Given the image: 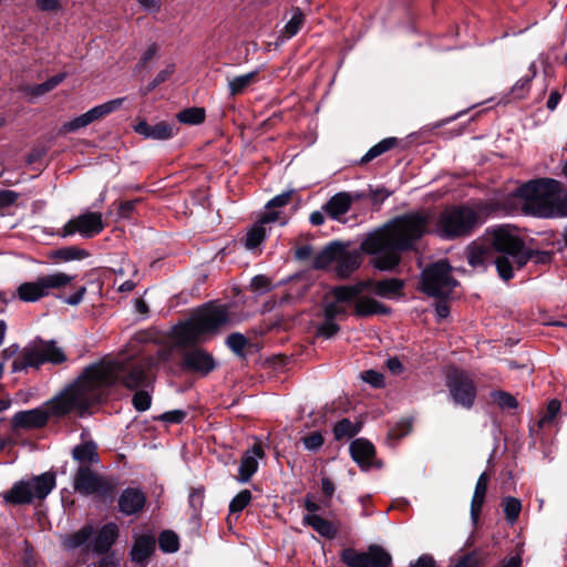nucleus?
Listing matches in <instances>:
<instances>
[{"instance_id": "11", "label": "nucleus", "mask_w": 567, "mask_h": 567, "mask_svg": "<svg viewBox=\"0 0 567 567\" xmlns=\"http://www.w3.org/2000/svg\"><path fill=\"white\" fill-rule=\"evenodd\" d=\"M451 271V266L446 261L434 262L426 267L421 275L422 291L431 297L447 298L458 285Z\"/></svg>"}, {"instance_id": "28", "label": "nucleus", "mask_w": 567, "mask_h": 567, "mask_svg": "<svg viewBox=\"0 0 567 567\" xmlns=\"http://www.w3.org/2000/svg\"><path fill=\"white\" fill-rule=\"evenodd\" d=\"M155 550V538L151 534H143L135 538L131 550L132 560L135 563L145 561Z\"/></svg>"}, {"instance_id": "49", "label": "nucleus", "mask_w": 567, "mask_h": 567, "mask_svg": "<svg viewBox=\"0 0 567 567\" xmlns=\"http://www.w3.org/2000/svg\"><path fill=\"white\" fill-rule=\"evenodd\" d=\"M175 68L173 64L167 65L165 69L158 72V74L155 76V79L146 86L143 91V95L148 94L151 91H153L156 86L167 81L172 74L174 73Z\"/></svg>"}, {"instance_id": "61", "label": "nucleus", "mask_w": 567, "mask_h": 567, "mask_svg": "<svg viewBox=\"0 0 567 567\" xmlns=\"http://www.w3.org/2000/svg\"><path fill=\"white\" fill-rule=\"evenodd\" d=\"M186 416V412L183 410H174L166 412L162 415V420L168 423H181Z\"/></svg>"}, {"instance_id": "64", "label": "nucleus", "mask_w": 567, "mask_h": 567, "mask_svg": "<svg viewBox=\"0 0 567 567\" xmlns=\"http://www.w3.org/2000/svg\"><path fill=\"white\" fill-rule=\"evenodd\" d=\"M313 256V250L311 246L305 245L299 247L296 250V258L299 260H306Z\"/></svg>"}, {"instance_id": "21", "label": "nucleus", "mask_w": 567, "mask_h": 567, "mask_svg": "<svg viewBox=\"0 0 567 567\" xmlns=\"http://www.w3.org/2000/svg\"><path fill=\"white\" fill-rule=\"evenodd\" d=\"M334 271L340 278H348L360 267V254L355 250H348L344 245L340 244L336 258Z\"/></svg>"}, {"instance_id": "31", "label": "nucleus", "mask_w": 567, "mask_h": 567, "mask_svg": "<svg viewBox=\"0 0 567 567\" xmlns=\"http://www.w3.org/2000/svg\"><path fill=\"white\" fill-rule=\"evenodd\" d=\"M340 243H331L327 245L322 250L317 252L312 258V267L316 269H323L331 262H336V258L339 251Z\"/></svg>"}, {"instance_id": "56", "label": "nucleus", "mask_w": 567, "mask_h": 567, "mask_svg": "<svg viewBox=\"0 0 567 567\" xmlns=\"http://www.w3.org/2000/svg\"><path fill=\"white\" fill-rule=\"evenodd\" d=\"M481 557L476 551L463 555L453 567H478Z\"/></svg>"}, {"instance_id": "57", "label": "nucleus", "mask_w": 567, "mask_h": 567, "mask_svg": "<svg viewBox=\"0 0 567 567\" xmlns=\"http://www.w3.org/2000/svg\"><path fill=\"white\" fill-rule=\"evenodd\" d=\"M291 194L292 192H285V193H281L277 196H275L272 199H270L266 207L268 209L270 208H274V207H282V206H286L290 199H291Z\"/></svg>"}, {"instance_id": "36", "label": "nucleus", "mask_w": 567, "mask_h": 567, "mask_svg": "<svg viewBox=\"0 0 567 567\" xmlns=\"http://www.w3.org/2000/svg\"><path fill=\"white\" fill-rule=\"evenodd\" d=\"M398 144L396 137H386L372 146L360 159L361 164H367L383 153L392 150Z\"/></svg>"}, {"instance_id": "29", "label": "nucleus", "mask_w": 567, "mask_h": 567, "mask_svg": "<svg viewBox=\"0 0 567 567\" xmlns=\"http://www.w3.org/2000/svg\"><path fill=\"white\" fill-rule=\"evenodd\" d=\"M305 525L312 527L320 536L332 539L338 533L333 523L317 514H306L302 518Z\"/></svg>"}, {"instance_id": "14", "label": "nucleus", "mask_w": 567, "mask_h": 567, "mask_svg": "<svg viewBox=\"0 0 567 567\" xmlns=\"http://www.w3.org/2000/svg\"><path fill=\"white\" fill-rule=\"evenodd\" d=\"M74 489L83 495L97 494L101 497L112 496L115 483L96 473L87 466H80L74 476Z\"/></svg>"}, {"instance_id": "26", "label": "nucleus", "mask_w": 567, "mask_h": 567, "mask_svg": "<svg viewBox=\"0 0 567 567\" xmlns=\"http://www.w3.org/2000/svg\"><path fill=\"white\" fill-rule=\"evenodd\" d=\"M350 453L362 468H369L375 454L374 446L365 439H357L350 444Z\"/></svg>"}, {"instance_id": "54", "label": "nucleus", "mask_w": 567, "mask_h": 567, "mask_svg": "<svg viewBox=\"0 0 567 567\" xmlns=\"http://www.w3.org/2000/svg\"><path fill=\"white\" fill-rule=\"evenodd\" d=\"M250 288H251V290H254L256 292L265 293L270 290L271 282L268 277L258 275L251 279Z\"/></svg>"}, {"instance_id": "19", "label": "nucleus", "mask_w": 567, "mask_h": 567, "mask_svg": "<svg viewBox=\"0 0 567 567\" xmlns=\"http://www.w3.org/2000/svg\"><path fill=\"white\" fill-rule=\"evenodd\" d=\"M134 131L145 138L164 141L175 135L176 127L174 124L167 122H158L152 125L143 120L134 126Z\"/></svg>"}, {"instance_id": "46", "label": "nucleus", "mask_w": 567, "mask_h": 567, "mask_svg": "<svg viewBox=\"0 0 567 567\" xmlns=\"http://www.w3.org/2000/svg\"><path fill=\"white\" fill-rule=\"evenodd\" d=\"M491 398L501 409H515L517 406L516 399L508 392L494 391Z\"/></svg>"}, {"instance_id": "5", "label": "nucleus", "mask_w": 567, "mask_h": 567, "mask_svg": "<svg viewBox=\"0 0 567 567\" xmlns=\"http://www.w3.org/2000/svg\"><path fill=\"white\" fill-rule=\"evenodd\" d=\"M76 381L59 395L48 401L44 406L21 411L13 415L12 424L16 429H40L50 417H61L73 410L83 412L87 409Z\"/></svg>"}, {"instance_id": "9", "label": "nucleus", "mask_w": 567, "mask_h": 567, "mask_svg": "<svg viewBox=\"0 0 567 567\" xmlns=\"http://www.w3.org/2000/svg\"><path fill=\"white\" fill-rule=\"evenodd\" d=\"M367 285V282H357L349 286H339L332 290L334 299L332 301H324L323 321L318 326V334L328 339L339 332L340 327L336 320H343L348 317L346 303L363 293Z\"/></svg>"}, {"instance_id": "13", "label": "nucleus", "mask_w": 567, "mask_h": 567, "mask_svg": "<svg viewBox=\"0 0 567 567\" xmlns=\"http://www.w3.org/2000/svg\"><path fill=\"white\" fill-rule=\"evenodd\" d=\"M446 386L456 405L470 410L475 402L476 386L471 375L462 370L453 369L447 373Z\"/></svg>"}, {"instance_id": "39", "label": "nucleus", "mask_w": 567, "mask_h": 567, "mask_svg": "<svg viewBox=\"0 0 567 567\" xmlns=\"http://www.w3.org/2000/svg\"><path fill=\"white\" fill-rule=\"evenodd\" d=\"M530 74L524 78H520L512 87V94L515 99H524L530 87L532 80L536 75V65L532 63L529 65Z\"/></svg>"}, {"instance_id": "25", "label": "nucleus", "mask_w": 567, "mask_h": 567, "mask_svg": "<svg viewBox=\"0 0 567 567\" xmlns=\"http://www.w3.org/2000/svg\"><path fill=\"white\" fill-rule=\"evenodd\" d=\"M352 300L354 302V313L358 317H370L373 315L390 313L389 307L371 297L362 296V293H360L358 297H354Z\"/></svg>"}, {"instance_id": "32", "label": "nucleus", "mask_w": 567, "mask_h": 567, "mask_svg": "<svg viewBox=\"0 0 567 567\" xmlns=\"http://www.w3.org/2000/svg\"><path fill=\"white\" fill-rule=\"evenodd\" d=\"M125 101V97H117L111 101H107L103 104L96 105L89 110L86 113L90 116L91 123L103 118L104 116L117 111L123 102Z\"/></svg>"}, {"instance_id": "44", "label": "nucleus", "mask_w": 567, "mask_h": 567, "mask_svg": "<svg viewBox=\"0 0 567 567\" xmlns=\"http://www.w3.org/2000/svg\"><path fill=\"white\" fill-rule=\"evenodd\" d=\"M227 347L237 355H244V349L248 344V339L239 333H230L226 339Z\"/></svg>"}, {"instance_id": "63", "label": "nucleus", "mask_w": 567, "mask_h": 567, "mask_svg": "<svg viewBox=\"0 0 567 567\" xmlns=\"http://www.w3.org/2000/svg\"><path fill=\"white\" fill-rule=\"evenodd\" d=\"M434 559L430 555H422L419 559L410 565V567H434Z\"/></svg>"}, {"instance_id": "2", "label": "nucleus", "mask_w": 567, "mask_h": 567, "mask_svg": "<svg viewBox=\"0 0 567 567\" xmlns=\"http://www.w3.org/2000/svg\"><path fill=\"white\" fill-rule=\"evenodd\" d=\"M151 367V359L134 362L102 360L87 367L76 383L83 398L87 399L85 403L89 408L101 399L104 388L116 382L131 390L148 386L152 383Z\"/></svg>"}, {"instance_id": "60", "label": "nucleus", "mask_w": 567, "mask_h": 567, "mask_svg": "<svg viewBox=\"0 0 567 567\" xmlns=\"http://www.w3.org/2000/svg\"><path fill=\"white\" fill-rule=\"evenodd\" d=\"M362 379L372 384L374 388L382 386L383 384V375L379 372H375L373 370L365 371L362 374Z\"/></svg>"}, {"instance_id": "40", "label": "nucleus", "mask_w": 567, "mask_h": 567, "mask_svg": "<svg viewBox=\"0 0 567 567\" xmlns=\"http://www.w3.org/2000/svg\"><path fill=\"white\" fill-rule=\"evenodd\" d=\"M466 258L472 267L483 266L488 258V248L483 245L473 244L467 248Z\"/></svg>"}, {"instance_id": "22", "label": "nucleus", "mask_w": 567, "mask_h": 567, "mask_svg": "<svg viewBox=\"0 0 567 567\" xmlns=\"http://www.w3.org/2000/svg\"><path fill=\"white\" fill-rule=\"evenodd\" d=\"M118 535L116 524L109 523L104 525L96 536L87 544V551L101 555L112 547Z\"/></svg>"}, {"instance_id": "38", "label": "nucleus", "mask_w": 567, "mask_h": 567, "mask_svg": "<svg viewBox=\"0 0 567 567\" xmlns=\"http://www.w3.org/2000/svg\"><path fill=\"white\" fill-rule=\"evenodd\" d=\"M53 256L62 261H72L85 259L90 257V252L78 246H69L55 250Z\"/></svg>"}, {"instance_id": "8", "label": "nucleus", "mask_w": 567, "mask_h": 567, "mask_svg": "<svg viewBox=\"0 0 567 567\" xmlns=\"http://www.w3.org/2000/svg\"><path fill=\"white\" fill-rule=\"evenodd\" d=\"M55 473L49 471L18 481L9 491L2 493V498L10 505L40 504L55 488Z\"/></svg>"}, {"instance_id": "53", "label": "nucleus", "mask_w": 567, "mask_h": 567, "mask_svg": "<svg viewBox=\"0 0 567 567\" xmlns=\"http://www.w3.org/2000/svg\"><path fill=\"white\" fill-rule=\"evenodd\" d=\"M64 76H65L64 74H56V75L52 76L48 81L39 84L34 89V93L37 95H41V94H44V93L53 90L56 85H59L63 81Z\"/></svg>"}, {"instance_id": "62", "label": "nucleus", "mask_w": 567, "mask_h": 567, "mask_svg": "<svg viewBox=\"0 0 567 567\" xmlns=\"http://www.w3.org/2000/svg\"><path fill=\"white\" fill-rule=\"evenodd\" d=\"M86 292V288L85 287H81L79 288L74 293H72L71 296H69L66 299H65V302L68 305H71V306H75V305H79L84 295Z\"/></svg>"}, {"instance_id": "20", "label": "nucleus", "mask_w": 567, "mask_h": 567, "mask_svg": "<svg viewBox=\"0 0 567 567\" xmlns=\"http://www.w3.org/2000/svg\"><path fill=\"white\" fill-rule=\"evenodd\" d=\"M367 282L364 291H371L381 298H395L402 295L404 281L398 278H388L379 281L374 280H362Z\"/></svg>"}, {"instance_id": "43", "label": "nucleus", "mask_w": 567, "mask_h": 567, "mask_svg": "<svg viewBox=\"0 0 567 567\" xmlns=\"http://www.w3.org/2000/svg\"><path fill=\"white\" fill-rule=\"evenodd\" d=\"M504 513L509 524H514L522 511L520 501L515 497H506L503 502Z\"/></svg>"}, {"instance_id": "48", "label": "nucleus", "mask_w": 567, "mask_h": 567, "mask_svg": "<svg viewBox=\"0 0 567 567\" xmlns=\"http://www.w3.org/2000/svg\"><path fill=\"white\" fill-rule=\"evenodd\" d=\"M90 124H91L90 116L85 112L84 114L76 116L71 121L63 123V125L61 126V132L64 134L70 133V132H75L80 128H83V127L90 125Z\"/></svg>"}, {"instance_id": "52", "label": "nucleus", "mask_w": 567, "mask_h": 567, "mask_svg": "<svg viewBox=\"0 0 567 567\" xmlns=\"http://www.w3.org/2000/svg\"><path fill=\"white\" fill-rule=\"evenodd\" d=\"M560 410V402L558 400L549 401L545 414L539 420V426H544L546 423L551 422Z\"/></svg>"}, {"instance_id": "6", "label": "nucleus", "mask_w": 567, "mask_h": 567, "mask_svg": "<svg viewBox=\"0 0 567 567\" xmlns=\"http://www.w3.org/2000/svg\"><path fill=\"white\" fill-rule=\"evenodd\" d=\"M489 245L501 255L495 257L499 277L504 280L513 278L514 267L522 268L532 259V250L524 249L523 240L507 225L487 230Z\"/></svg>"}, {"instance_id": "3", "label": "nucleus", "mask_w": 567, "mask_h": 567, "mask_svg": "<svg viewBox=\"0 0 567 567\" xmlns=\"http://www.w3.org/2000/svg\"><path fill=\"white\" fill-rule=\"evenodd\" d=\"M499 209L513 212L514 206H501L498 202H481L473 206L463 205L449 207L439 215L435 224V233L445 239L470 236L491 214Z\"/></svg>"}, {"instance_id": "27", "label": "nucleus", "mask_w": 567, "mask_h": 567, "mask_svg": "<svg viewBox=\"0 0 567 567\" xmlns=\"http://www.w3.org/2000/svg\"><path fill=\"white\" fill-rule=\"evenodd\" d=\"M352 198L348 193H338L323 206V210L332 219L340 220L341 216L349 212Z\"/></svg>"}, {"instance_id": "10", "label": "nucleus", "mask_w": 567, "mask_h": 567, "mask_svg": "<svg viewBox=\"0 0 567 567\" xmlns=\"http://www.w3.org/2000/svg\"><path fill=\"white\" fill-rule=\"evenodd\" d=\"M74 279L65 272H54L40 276L34 281H25L18 286L14 299L18 298L23 302H37L41 298L47 297L52 290H61L69 286Z\"/></svg>"}, {"instance_id": "16", "label": "nucleus", "mask_w": 567, "mask_h": 567, "mask_svg": "<svg viewBox=\"0 0 567 567\" xmlns=\"http://www.w3.org/2000/svg\"><path fill=\"white\" fill-rule=\"evenodd\" d=\"M104 228L102 215L100 213H85L70 219L62 228L61 236L68 237L80 234L82 237L92 238L100 234Z\"/></svg>"}, {"instance_id": "35", "label": "nucleus", "mask_w": 567, "mask_h": 567, "mask_svg": "<svg viewBox=\"0 0 567 567\" xmlns=\"http://www.w3.org/2000/svg\"><path fill=\"white\" fill-rule=\"evenodd\" d=\"M92 535L93 527L91 525H85L76 533L65 538L64 546L69 549H75L85 545V549L87 550V544L91 542L90 538Z\"/></svg>"}, {"instance_id": "42", "label": "nucleus", "mask_w": 567, "mask_h": 567, "mask_svg": "<svg viewBox=\"0 0 567 567\" xmlns=\"http://www.w3.org/2000/svg\"><path fill=\"white\" fill-rule=\"evenodd\" d=\"M159 548L165 553H175L179 547L177 535L172 530H164L158 538Z\"/></svg>"}, {"instance_id": "7", "label": "nucleus", "mask_w": 567, "mask_h": 567, "mask_svg": "<svg viewBox=\"0 0 567 567\" xmlns=\"http://www.w3.org/2000/svg\"><path fill=\"white\" fill-rule=\"evenodd\" d=\"M12 361V372H20L28 368L38 369L44 363L60 364L66 360L64 351L54 340L37 338L22 349L18 344H11L2 350V357Z\"/></svg>"}, {"instance_id": "55", "label": "nucleus", "mask_w": 567, "mask_h": 567, "mask_svg": "<svg viewBox=\"0 0 567 567\" xmlns=\"http://www.w3.org/2000/svg\"><path fill=\"white\" fill-rule=\"evenodd\" d=\"M205 489L203 487L192 488L188 495L189 505L195 511L203 507Z\"/></svg>"}, {"instance_id": "30", "label": "nucleus", "mask_w": 567, "mask_h": 567, "mask_svg": "<svg viewBox=\"0 0 567 567\" xmlns=\"http://www.w3.org/2000/svg\"><path fill=\"white\" fill-rule=\"evenodd\" d=\"M487 484H488V475L484 472L480 475V477L476 482L472 503H471V515H472L473 520H476L481 514V509L484 504L486 492H487Z\"/></svg>"}, {"instance_id": "58", "label": "nucleus", "mask_w": 567, "mask_h": 567, "mask_svg": "<svg viewBox=\"0 0 567 567\" xmlns=\"http://www.w3.org/2000/svg\"><path fill=\"white\" fill-rule=\"evenodd\" d=\"M35 4L44 12H55L62 7L61 0H35Z\"/></svg>"}, {"instance_id": "17", "label": "nucleus", "mask_w": 567, "mask_h": 567, "mask_svg": "<svg viewBox=\"0 0 567 567\" xmlns=\"http://www.w3.org/2000/svg\"><path fill=\"white\" fill-rule=\"evenodd\" d=\"M181 367L183 370L206 375L215 369V360L204 349L193 348L184 351Z\"/></svg>"}, {"instance_id": "41", "label": "nucleus", "mask_w": 567, "mask_h": 567, "mask_svg": "<svg viewBox=\"0 0 567 567\" xmlns=\"http://www.w3.org/2000/svg\"><path fill=\"white\" fill-rule=\"evenodd\" d=\"M177 120L184 124L197 125L204 122L205 111L200 107H190L179 112Z\"/></svg>"}, {"instance_id": "50", "label": "nucleus", "mask_w": 567, "mask_h": 567, "mask_svg": "<svg viewBox=\"0 0 567 567\" xmlns=\"http://www.w3.org/2000/svg\"><path fill=\"white\" fill-rule=\"evenodd\" d=\"M301 441L306 450L316 452L323 445L324 439L320 432H312L303 436Z\"/></svg>"}, {"instance_id": "33", "label": "nucleus", "mask_w": 567, "mask_h": 567, "mask_svg": "<svg viewBox=\"0 0 567 567\" xmlns=\"http://www.w3.org/2000/svg\"><path fill=\"white\" fill-rule=\"evenodd\" d=\"M257 81V72H249L228 79V90L231 96L239 95L245 90Z\"/></svg>"}, {"instance_id": "47", "label": "nucleus", "mask_w": 567, "mask_h": 567, "mask_svg": "<svg viewBox=\"0 0 567 567\" xmlns=\"http://www.w3.org/2000/svg\"><path fill=\"white\" fill-rule=\"evenodd\" d=\"M251 501V493L249 489H243L240 491L230 502L229 504V511L230 513H239L244 508L247 507V505Z\"/></svg>"}, {"instance_id": "37", "label": "nucleus", "mask_w": 567, "mask_h": 567, "mask_svg": "<svg viewBox=\"0 0 567 567\" xmlns=\"http://www.w3.org/2000/svg\"><path fill=\"white\" fill-rule=\"evenodd\" d=\"M360 431V424L352 423L349 419H342L333 427L334 439L340 441L351 439Z\"/></svg>"}, {"instance_id": "34", "label": "nucleus", "mask_w": 567, "mask_h": 567, "mask_svg": "<svg viewBox=\"0 0 567 567\" xmlns=\"http://www.w3.org/2000/svg\"><path fill=\"white\" fill-rule=\"evenodd\" d=\"M72 455L74 460L84 464H93L99 462L96 445L92 442L78 445L73 449Z\"/></svg>"}, {"instance_id": "23", "label": "nucleus", "mask_w": 567, "mask_h": 567, "mask_svg": "<svg viewBox=\"0 0 567 567\" xmlns=\"http://www.w3.org/2000/svg\"><path fill=\"white\" fill-rule=\"evenodd\" d=\"M145 502L146 497L141 489L128 487L118 497V508L124 515H134L143 509Z\"/></svg>"}, {"instance_id": "45", "label": "nucleus", "mask_w": 567, "mask_h": 567, "mask_svg": "<svg viewBox=\"0 0 567 567\" xmlns=\"http://www.w3.org/2000/svg\"><path fill=\"white\" fill-rule=\"evenodd\" d=\"M305 17L300 9H296L291 19L285 25V34L287 38L295 37L303 25Z\"/></svg>"}, {"instance_id": "12", "label": "nucleus", "mask_w": 567, "mask_h": 567, "mask_svg": "<svg viewBox=\"0 0 567 567\" xmlns=\"http://www.w3.org/2000/svg\"><path fill=\"white\" fill-rule=\"evenodd\" d=\"M560 184L555 179H536L525 183L517 187L515 192L507 196V202L516 199L525 200V205L551 204L557 198Z\"/></svg>"}, {"instance_id": "59", "label": "nucleus", "mask_w": 567, "mask_h": 567, "mask_svg": "<svg viewBox=\"0 0 567 567\" xmlns=\"http://www.w3.org/2000/svg\"><path fill=\"white\" fill-rule=\"evenodd\" d=\"M19 198V194L13 190L3 189L0 190V208H6L16 203Z\"/></svg>"}, {"instance_id": "51", "label": "nucleus", "mask_w": 567, "mask_h": 567, "mask_svg": "<svg viewBox=\"0 0 567 567\" xmlns=\"http://www.w3.org/2000/svg\"><path fill=\"white\" fill-rule=\"evenodd\" d=\"M133 405L137 411H146L151 406V395L146 391H136L132 399Z\"/></svg>"}, {"instance_id": "4", "label": "nucleus", "mask_w": 567, "mask_h": 567, "mask_svg": "<svg viewBox=\"0 0 567 567\" xmlns=\"http://www.w3.org/2000/svg\"><path fill=\"white\" fill-rule=\"evenodd\" d=\"M226 306L206 305L196 310L187 320L173 327L171 338L176 348L194 346L206 336L216 334L220 328L229 324Z\"/></svg>"}, {"instance_id": "15", "label": "nucleus", "mask_w": 567, "mask_h": 567, "mask_svg": "<svg viewBox=\"0 0 567 567\" xmlns=\"http://www.w3.org/2000/svg\"><path fill=\"white\" fill-rule=\"evenodd\" d=\"M341 560L348 567H390L391 555L378 545L369 546L367 551L347 548L341 554Z\"/></svg>"}, {"instance_id": "1", "label": "nucleus", "mask_w": 567, "mask_h": 567, "mask_svg": "<svg viewBox=\"0 0 567 567\" xmlns=\"http://www.w3.org/2000/svg\"><path fill=\"white\" fill-rule=\"evenodd\" d=\"M429 216L411 213L399 216L382 229L370 234L362 243L364 252L372 255L371 265L381 270L394 269L400 260V251L411 249L427 230Z\"/></svg>"}, {"instance_id": "24", "label": "nucleus", "mask_w": 567, "mask_h": 567, "mask_svg": "<svg viewBox=\"0 0 567 567\" xmlns=\"http://www.w3.org/2000/svg\"><path fill=\"white\" fill-rule=\"evenodd\" d=\"M279 218V213L269 210L265 213L258 220L256 225L247 233L246 236V247L248 249H255L258 247L261 241L266 237V228L265 225L269 223H274Z\"/></svg>"}, {"instance_id": "18", "label": "nucleus", "mask_w": 567, "mask_h": 567, "mask_svg": "<svg viewBox=\"0 0 567 567\" xmlns=\"http://www.w3.org/2000/svg\"><path fill=\"white\" fill-rule=\"evenodd\" d=\"M264 456L265 452L261 445L255 443L241 456L238 468V475L236 476V480L239 483H248L258 470V461L260 458H264Z\"/></svg>"}]
</instances>
